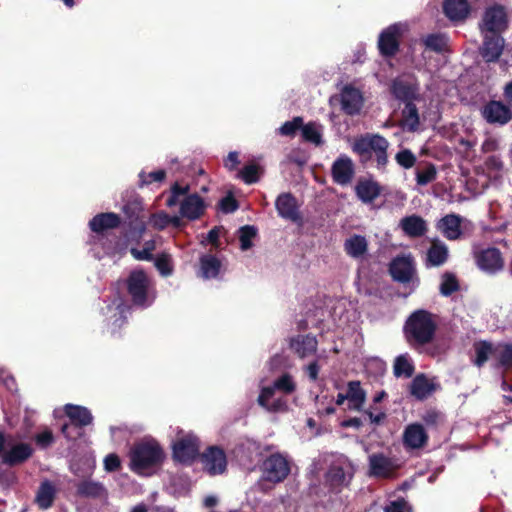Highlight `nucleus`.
I'll use <instances>...</instances> for the list:
<instances>
[{
  "mask_svg": "<svg viewBox=\"0 0 512 512\" xmlns=\"http://www.w3.org/2000/svg\"><path fill=\"white\" fill-rule=\"evenodd\" d=\"M297 384L294 377L289 373H282L273 382L261 386L257 403L270 413H282L288 409L287 396L296 391Z\"/></svg>",
  "mask_w": 512,
  "mask_h": 512,
  "instance_id": "1",
  "label": "nucleus"
},
{
  "mask_svg": "<svg viewBox=\"0 0 512 512\" xmlns=\"http://www.w3.org/2000/svg\"><path fill=\"white\" fill-rule=\"evenodd\" d=\"M119 224L120 217L116 213L107 212L97 214L89 221V227L95 233V235L91 237L90 243L100 245L107 255L115 256L122 254L127 248L125 242L107 232L110 229L118 227Z\"/></svg>",
  "mask_w": 512,
  "mask_h": 512,
  "instance_id": "2",
  "label": "nucleus"
},
{
  "mask_svg": "<svg viewBox=\"0 0 512 512\" xmlns=\"http://www.w3.org/2000/svg\"><path fill=\"white\" fill-rule=\"evenodd\" d=\"M130 469L139 475L152 474L163 462L164 451L152 438H144L135 443L129 453Z\"/></svg>",
  "mask_w": 512,
  "mask_h": 512,
  "instance_id": "3",
  "label": "nucleus"
},
{
  "mask_svg": "<svg viewBox=\"0 0 512 512\" xmlns=\"http://www.w3.org/2000/svg\"><path fill=\"white\" fill-rule=\"evenodd\" d=\"M437 323L434 315L419 309L410 314L404 325V333L409 344L423 346L432 342Z\"/></svg>",
  "mask_w": 512,
  "mask_h": 512,
  "instance_id": "4",
  "label": "nucleus"
},
{
  "mask_svg": "<svg viewBox=\"0 0 512 512\" xmlns=\"http://www.w3.org/2000/svg\"><path fill=\"white\" fill-rule=\"evenodd\" d=\"M190 186H182L175 182L170 189V195L166 200L168 207L179 205V214L188 220L199 219L205 211L206 205L203 198L197 193L189 194Z\"/></svg>",
  "mask_w": 512,
  "mask_h": 512,
  "instance_id": "5",
  "label": "nucleus"
},
{
  "mask_svg": "<svg viewBox=\"0 0 512 512\" xmlns=\"http://www.w3.org/2000/svg\"><path fill=\"white\" fill-rule=\"evenodd\" d=\"M389 272L394 281L403 285L406 298L416 291L420 284L414 259L411 255H401L395 257L389 266Z\"/></svg>",
  "mask_w": 512,
  "mask_h": 512,
  "instance_id": "6",
  "label": "nucleus"
},
{
  "mask_svg": "<svg viewBox=\"0 0 512 512\" xmlns=\"http://www.w3.org/2000/svg\"><path fill=\"white\" fill-rule=\"evenodd\" d=\"M126 285L128 294L135 306L147 308L152 305L156 298V293L150 278L144 271H131Z\"/></svg>",
  "mask_w": 512,
  "mask_h": 512,
  "instance_id": "7",
  "label": "nucleus"
},
{
  "mask_svg": "<svg viewBox=\"0 0 512 512\" xmlns=\"http://www.w3.org/2000/svg\"><path fill=\"white\" fill-rule=\"evenodd\" d=\"M129 307L120 295H114L105 307L102 308L107 331L116 336L127 323Z\"/></svg>",
  "mask_w": 512,
  "mask_h": 512,
  "instance_id": "8",
  "label": "nucleus"
},
{
  "mask_svg": "<svg viewBox=\"0 0 512 512\" xmlns=\"http://www.w3.org/2000/svg\"><path fill=\"white\" fill-rule=\"evenodd\" d=\"M355 469L352 462L344 456L332 462L325 474V481L330 491L338 492L351 482Z\"/></svg>",
  "mask_w": 512,
  "mask_h": 512,
  "instance_id": "9",
  "label": "nucleus"
},
{
  "mask_svg": "<svg viewBox=\"0 0 512 512\" xmlns=\"http://www.w3.org/2000/svg\"><path fill=\"white\" fill-rule=\"evenodd\" d=\"M481 35H502L508 28V16L502 5L487 7L478 23Z\"/></svg>",
  "mask_w": 512,
  "mask_h": 512,
  "instance_id": "10",
  "label": "nucleus"
},
{
  "mask_svg": "<svg viewBox=\"0 0 512 512\" xmlns=\"http://www.w3.org/2000/svg\"><path fill=\"white\" fill-rule=\"evenodd\" d=\"M173 457L183 464L192 463L199 455L200 440L193 432L179 431L172 444Z\"/></svg>",
  "mask_w": 512,
  "mask_h": 512,
  "instance_id": "11",
  "label": "nucleus"
},
{
  "mask_svg": "<svg viewBox=\"0 0 512 512\" xmlns=\"http://www.w3.org/2000/svg\"><path fill=\"white\" fill-rule=\"evenodd\" d=\"M390 91L404 105L422 100L420 84L413 77H397L392 81Z\"/></svg>",
  "mask_w": 512,
  "mask_h": 512,
  "instance_id": "12",
  "label": "nucleus"
},
{
  "mask_svg": "<svg viewBox=\"0 0 512 512\" xmlns=\"http://www.w3.org/2000/svg\"><path fill=\"white\" fill-rule=\"evenodd\" d=\"M262 473L265 480L279 483L290 473V465L285 456L275 453L267 457L262 464Z\"/></svg>",
  "mask_w": 512,
  "mask_h": 512,
  "instance_id": "13",
  "label": "nucleus"
},
{
  "mask_svg": "<svg viewBox=\"0 0 512 512\" xmlns=\"http://www.w3.org/2000/svg\"><path fill=\"white\" fill-rule=\"evenodd\" d=\"M480 114L488 124L497 126H504L512 119L511 108L500 100H489L481 107Z\"/></svg>",
  "mask_w": 512,
  "mask_h": 512,
  "instance_id": "14",
  "label": "nucleus"
},
{
  "mask_svg": "<svg viewBox=\"0 0 512 512\" xmlns=\"http://www.w3.org/2000/svg\"><path fill=\"white\" fill-rule=\"evenodd\" d=\"M399 465L394 458L383 453H374L368 457V474L375 478H391Z\"/></svg>",
  "mask_w": 512,
  "mask_h": 512,
  "instance_id": "15",
  "label": "nucleus"
},
{
  "mask_svg": "<svg viewBox=\"0 0 512 512\" xmlns=\"http://www.w3.org/2000/svg\"><path fill=\"white\" fill-rule=\"evenodd\" d=\"M203 469L209 475H221L226 471L227 458L223 449L218 446L208 447L201 455Z\"/></svg>",
  "mask_w": 512,
  "mask_h": 512,
  "instance_id": "16",
  "label": "nucleus"
},
{
  "mask_svg": "<svg viewBox=\"0 0 512 512\" xmlns=\"http://www.w3.org/2000/svg\"><path fill=\"white\" fill-rule=\"evenodd\" d=\"M478 268L487 274H496L504 267L502 254L497 248L483 249L475 254Z\"/></svg>",
  "mask_w": 512,
  "mask_h": 512,
  "instance_id": "17",
  "label": "nucleus"
},
{
  "mask_svg": "<svg viewBox=\"0 0 512 512\" xmlns=\"http://www.w3.org/2000/svg\"><path fill=\"white\" fill-rule=\"evenodd\" d=\"M402 34V25L393 24L384 29L378 39V48L383 56H393L399 49L398 39Z\"/></svg>",
  "mask_w": 512,
  "mask_h": 512,
  "instance_id": "18",
  "label": "nucleus"
},
{
  "mask_svg": "<svg viewBox=\"0 0 512 512\" xmlns=\"http://www.w3.org/2000/svg\"><path fill=\"white\" fill-rule=\"evenodd\" d=\"M355 174V167L352 159L342 154L332 164L331 175L333 181L341 186L348 185Z\"/></svg>",
  "mask_w": 512,
  "mask_h": 512,
  "instance_id": "19",
  "label": "nucleus"
},
{
  "mask_svg": "<svg viewBox=\"0 0 512 512\" xmlns=\"http://www.w3.org/2000/svg\"><path fill=\"white\" fill-rule=\"evenodd\" d=\"M278 215L288 221L297 223L302 217L296 198L291 193H281L275 201Z\"/></svg>",
  "mask_w": 512,
  "mask_h": 512,
  "instance_id": "20",
  "label": "nucleus"
},
{
  "mask_svg": "<svg viewBox=\"0 0 512 512\" xmlns=\"http://www.w3.org/2000/svg\"><path fill=\"white\" fill-rule=\"evenodd\" d=\"M364 98L362 92L352 85H345L341 90V106L345 113L355 115L363 107Z\"/></svg>",
  "mask_w": 512,
  "mask_h": 512,
  "instance_id": "21",
  "label": "nucleus"
},
{
  "mask_svg": "<svg viewBox=\"0 0 512 512\" xmlns=\"http://www.w3.org/2000/svg\"><path fill=\"white\" fill-rule=\"evenodd\" d=\"M480 54L486 62H495L501 56L505 40L502 35H481Z\"/></svg>",
  "mask_w": 512,
  "mask_h": 512,
  "instance_id": "22",
  "label": "nucleus"
},
{
  "mask_svg": "<svg viewBox=\"0 0 512 512\" xmlns=\"http://www.w3.org/2000/svg\"><path fill=\"white\" fill-rule=\"evenodd\" d=\"M428 442V434L420 423H412L405 427L403 445L407 449H420Z\"/></svg>",
  "mask_w": 512,
  "mask_h": 512,
  "instance_id": "23",
  "label": "nucleus"
},
{
  "mask_svg": "<svg viewBox=\"0 0 512 512\" xmlns=\"http://www.w3.org/2000/svg\"><path fill=\"white\" fill-rule=\"evenodd\" d=\"M318 341L311 334L297 335L290 339V348L300 358H306L314 355L317 351Z\"/></svg>",
  "mask_w": 512,
  "mask_h": 512,
  "instance_id": "24",
  "label": "nucleus"
},
{
  "mask_svg": "<svg viewBox=\"0 0 512 512\" xmlns=\"http://www.w3.org/2000/svg\"><path fill=\"white\" fill-rule=\"evenodd\" d=\"M463 218L457 214H447L437 223V229L448 240H457L462 235L461 222Z\"/></svg>",
  "mask_w": 512,
  "mask_h": 512,
  "instance_id": "25",
  "label": "nucleus"
},
{
  "mask_svg": "<svg viewBox=\"0 0 512 512\" xmlns=\"http://www.w3.org/2000/svg\"><path fill=\"white\" fill-rule=\"evenodd\" d=\"M234 454L243 466H248L260 454V444L252 439H244L234 449Z\"/></svg>",
  "mask_w": 512,
  "mask_h": 512,
  "instance_id": "26",
  "label": "nucleus"
},
{
  "mask_svg": "<svg viewBox=\"0 0 512 512\" xmlns=\"http://www.w3.org/2000/svg\"><path fill=\"white\" fill-rule=\"evenodd\" d=\"M443 12L452 22L464 21L470 13L468 0H444Z\"/></svg>",
  "mask_w": 512,
  "mask_h": 512,
  "instance_id": "27",
  "label": "nucleus"
},
{
  "mask_svg": "<svg viewBox=\"0 0 512 512\" xmlns=\"http://www.w3.org/2000/svg\"><path fill=\"white\" fill-rule=\"evenodd\" d=\"M33 454L32 447L27 443H18L5 451L2 455L4 464L10 466L21 464L29 459Z\"/></svg>",
  "mask_w": 512,
  "mask_h": 512,
  "instance_id": "28",
  "label": "nucleus"
},
{
  "mask_svg": "<svg viewBox=\"0 0 512 512\" xmlns=\"http://www.w3.org/2000/svg\"><path fill=\"white\" fill-rule=\"evenodd\" d=\"M344 250L353 259H363L368 252V241L362 235L353 234L344 241Z\"/></svg>",
  "mask_w": 512,
  "mask_h": 512,
  "instance_id": "29",
  "label": "nucleus"
},
{
  "mask_svg": "<svg viewBox=\"0 0 512 512\" xmlns=\"http://www.w3.org/2000/svg\"><path fill=\"white\" fill-rule=\"evenodd\" d=\"M64 412L71 420V423L77 427H85L93 422L92 413L84 406L66 404Z\"/></svg>",
  "mask_w": 512,
  "mask_h": 512,
  "instance_id": "30",
  "label": "nucleus"
},
{
  "mask_svg": "<svg viewBox=\"0 0 512 512\" xmlns=\"http://www.w3.org/2000/svg\"><path fill=\"white\" fill-rule=\"evenodd\" d=\"M399 225L406 235L413 238L421 237L427 231L426 221L418 215L402 218Z\"/></svg>",
  "mask_w": 512,
  "mask_h": 512,
  "instance_id": "31",
  "label": "nucleus"
},
{
  "mask_svg": "<svg viewBox=\"0 0 512 512\" xmlns=\"http://www.w3.org/2000/svg\"><path fill=\"white\" fill-rule=\"evenodd\" d=\"M345 397H347L348 409L360 411L366 400V392L359 381H350L347 384Z\"/></svg>",
  "mask_w": 512,
  "mask_h": 512,
  "instance_id": "32",
  "label": "nucleus"
},
{
  "mask_svg": "<svg viewBox=\"0 0 512 512\" xmlns=\"http://www.w3.org/2000/svg\"><path fill=\"white\" fill-rule=\"evenodd\" d=\"M222 268L221 261L212 254H205L200 258L199 274L203 279H215L219 276Z\"/></svg>",
  "mask_w": 512,
  "mask_h": 512,
  "instance_id": "33",
  "label": "nucleus"
},
{
  "mask_svg": "<svg viewBox=\"0 0 512 512\" xmlns=\"http://www.w3.org/2000/svg\"><path fill=\"white\" fill-rule=\"evenodd\" d=\"M355 192L357 197L364 203L373 202L380 195V187L372 180H359Z\"/></svg>",
  "mask_w": 512,
  "mask_h": 512,
  "instance_id": "34",
  "label": "nucleus"
},
{
  "mask_svg": "<svg viewBox=\"0 0 512 512\" xmlns=\"http://www.w3.org/2000/svg\"><path fill=\"white\" fill-rule=\"evenodd\" d=\"M402 127L408 132H416L420 126V116L415 103H408L402 109Z\"/></svg>",
  "mask_w": 512,
  "mask_h": 512,
  "instance_id": "35",
  "label": "nucleus"
},
{
  "mask_svg": "<svg viewBox=\"0 0 512 512\" xmlns=\"http://www.w3.org/2000/svg\"><path fill=\"white\" fill-rule=\"evenodd\" d=\"M448 258V247L441 241H434L427 251V264L429 266H441Z\"/></svg>",
  "mask_w": 512,
  "mask_h": 512,
  "instance_id": "36",
  "label": "nucleus"
},
{
  "mask_svg": "<svg viewBox=\"0 0 512 512\" xmlns=\"http://www.w3.org/2000/svg\"><path fill=\"white\" fill-rule=\"evenodd\" d=\"M434 390L433 384L423 374L417 375L411 382L410 392L417 399L427 398Z\"/></svg>",
  "mask_w": 512,
  "mask_h": 512,
  "instance_id": "37",
  "label": "nucleus"
},
{
  "mask_svg": "<svg viewBox=\"0 0 512 512\" xmlns=\"http://www.w3.org/2000/svg\"><path fill=\"white\" fill-rule=\"evenodd\" d=\"M77 493L86 498H101L106 495V490L99 482L84 480L77 485Z\"/></svg>",
  "mask_w": 512,
  "mask_h": 512,
  "instance_id": "38",
  "label": "nucleus"
},
{
  "mask_svg": "<svg viewBox=\"0 0 512 512\" xmlns=\"http://www.w3.org/2000/svg\"><path fill=\"white\" fill-rule=\"evenodd\" d=\"M393 373L397 378H410L414 373V365L409 354H401L396 357L393 365Z\"/></svg>",
  "mask_w": 512,
  "mask_h": 512,
  "instance_id": "39",
  "label": "nucleus"
},
{
  "mask_svg": "<svg viewBox=\"0 0 512 512\" xmlns=\"http://www.w3.org/2000/svg\"><path fill=\"white\" fill-rule=\"evenodd\" d=\"M422 42L426 49L436 53H442L447 48L448 38L443 33H432L424 36Z\"/></svg>",
  "mask_w": 512,
  "mask_h": 512,
  "instance_id": "40",
  "label": "nucleus"
},
{
  "mask_svg": "<svg viewBox=\"0 0 512 512\" xmlns=\"http://www.w3.org/2000/svg\"><path fill=\"white\" fill-rule=\"evenodd\" d=\"M301 134L305 141L310 142L316 146L323 143L322 140V126L316 122H309L302 124Z\"/></svg>",
  "mask_w": 512,
  "mask_h": 512,
  "instance_id": "41",
  "label": "nucleus"
},
{
  "mask_svg": "<svg viewBox=\"0 0 512 512\" xmlns=\"http://www.w3.org/2000/svg\"><path fill=\"white\" fill-rule=\"evenodd\" d=\"M54 496L55 489L53 485L50 482L45 481L39 487L36 495V502L41 509L46 510L51 507Z\"/></svg>",
  "mask_w": 512,
  "mask_h": 512,
  "instance_id": "42",
  "label": "nucleus"
},
{
  "mask_svg": "<svg viewBox=\"0 0 512 512\" xmlns=\"http://www.w3.org/2000/svg\"><path fill=\"white\" fill-rule=\"evenodd\" d=\"M493 357L502 367L509 368L512 366V345L498 344L494 347Z\"/></svg>",
  "mask_w": 512,
  "mask_h": 512,
  "instance_id": "43",
  "label": "nucleus"
},
{
  "mask_svg": "<svg viewBox=\"0 0 512 512\" xmlns=\"http://www.w3.org/2000/svg\"><path fill=\"white\" fill-rule=\"evenodd\" d=\"M258 230L253 225H245L239 228L238 237L240 248L243 251L249 250L253 246V239L257 236Z\"/></svg>",
  "mask_w": 512,
  "mask_h": 512,
  "instance_id": "44",
  "label": "nucleus"
},
{
  "mask_svg": "<svg viewBox=\"0 0 512 512\" xmlns=\"http://www.w3.org/2000/svg\"><path fill=\"white\" fill-rule=\"evenodd\" d=\"M437 177V169L434 164H427L424 169L416 170V182L419 186H426Z\"/></svg>",
  "mask_w": 512,
  "mask_h": 512,
  "instance_id": "45",
  "label": "nucleus"
},
{
  "mask_svg": "<svg viewBox=\"0 0 512 512\" xmlns=\"http://www.w3.org/2000/svg\"><path fill=\"white\" fill-rule=\"evenodd\" d=\"M155 267L163 277H169L173 273L172 259L169 254L162 253L154 260Z\"/></svg>",
  "mask_w": 512,
  "mask_h": 512,
  "instance_id": "46",
  "label": "nucleus"
},
{
  "mask_svg": "<svg viewBox=\"0 0 512 512\" xmlns=\"http://www.w3.org/2000/svg\"><path fill=\"white\" fill-rule=\"evenodd\" d=\"M459 288L456 277L451 273L443 274L440 283V293L443 296H450L452 293L457 291Z\"/></svg>",
  "mask_w": 512,
  "mask_h": 512,
  "instance_id": "47",
  "label": "nucleus"
},
{
  "mask_svg": "<svg viewBox=\"0 0 512 512\" xmlns=\"http://www.w3.org/2000/svg\"><path fill=\"white\" fill-rule=\"evenodd\" d=\"M493 350L494 347L487 342H481L476 345L475 364L478 367H481L488 360L489 356L493 357Z\"/></svg>",
  "mask_w": 512,
  "mask_h": 512,
  "instance_id": "48",
  "label": "nucleus"
},
{
  "mask_svg": "<svg viewBox=\"0 0 512 512\" xmlns=\"http://www.w3.org/2000/svg\"><path fill=\"white\" fill-rule=\"evenodd\" d=\"M246 184H253L259 180V167L254 164L244 166L238 174Z\"/></svg>",
  "mask_w": 512,
  "mask_h": 512,
  "instance_id": "49",
  "label": "nucleus"
},
{
  "mask_svg": "<svg viewBox=\"0 0 512 512\" xmlns=\"http://www.w3.org/2000/svg\"><path fill=\"white\" fill-rule=\"evenodd\" d=\"M146 230L145 223L136 216H130L129 231L127 236L133 239H140Z\"/></svg>",
  "mask_w": 512,
  "mask_h": 512,
  "instance_id": "50",
  "label": "nucleus"
},
{
  "mask_svg": "<svg viewBox=\"0 0 512 512\" xmlns=\"http://www.w3.org/2000/svg\"><path fill=\"white\" fill-rule=\"evenodd\" d=\"M395 160L401 167L410 169L415 165L417 159L409 149H404L396 154Z\"/></svg>",
  "mask_w": 512,
  "mask_h": 512,
  "instance_id": "51",
  "label": "nucleus"
},
{
  "mask_svg": "<svg viewBox=\"0 0 512 512\" xmlns=\"http://www.w3.org/2000/svg\"><path fill=\"white\" fill-rule=\"evenodd\" d=\"M303 119L294 117L291 121H286L280 128L279 133L283 136H293L301 128Z\"/></svg>",
  "mask_w": 512,
  "mask_h": 512,
  "instance_id": "52",
  "label": "nucleus"
},
{
  "mask_svg": "<svg viewBox=\"0 0 512 512\" xmlns=\"http://www.w3.org/2000/svg\"><path fill=\"white\" fill-rule=\"evenodd\" d=\"M171 216L165 212H159L150 216L149 224L157 230H163L171 223Z\"/></svg>",
  "mask_w": 512,
  "mask_h": 512,
  "instance_id": "53",
  "label": "nucleus"
},
{
  "mask_svg": "<svg viewBox=\"0 0 512 512\" xmlns=\"http://www.w3.org/2000/svg\"><path fill=\"white\" fill-rule=\"evenodd\" d=\"M165 178V171L164 170H157L152 171L150 173L141 172L139 174V179L141 185H148L153 182H161Z\"/></svg>",
  "mask_w": 512,
  "mask_h": 512,
  "instance_id": "54",
  "label": "nucleus"
},
{
  "mask_svg": "<svg viewBox=\"0 0 512 512\" xmlns=\"http://www.w3.org/2000/svg\"><path fill=\"white\" fill-rule=\"evenodd\" d=\"M388 146L389 143L384 137L378 134L370 135V148L371 151H373L375 154L382 151H387Z\"/></svg>",
  "mask_w": 512,
  "mask_h": 512,
  "instance_id": "55",
  "label": "nucleus"
},
{
  "mask_svg": "<svg viewBox=\"0 0 512 512\" xmlns=\"http://www.w3.org/2000/svg\"><path fill=\"white\" fill-rule=\"evenodd\" d=\"M353 151L357 152L360 155H366L370 153V135H366L357 139L353 144Z\"/></svg>",
  "mask_w": 512,
  "mask_h": 512,
  "instance_id": "56",
  "label": "nucleus"
},
{
  "mask_svg": "<svg viewBox=\"0 0 512 512\" xmlns=\"http://www.w3.org/2000/svg\"><path fill=\"white\" fill-rule=\"evenodd\" d=\"M35 441L40 448L45 449L54 442V437L52 432L46 429L35 436Z\"/></svg>",
  "mask_w": 512,
  "mask_h": 512,
  "instance_id": "57",
  "label": "nucleus"
},
{
  "mask_svg": "<svg viewBox=\"0 0 512 512\" xmlns=\"http://www.w3.org/2000/svg\"><path fill=\"white\" fill-rule=\"evenodd\" d=\"M409 508L407 501L403 498L390 501L385 507L384 512H406Z\"/></svg>",
  "mask_w": 512,
  "mask_h": 512,
  "instance_id": "58",
  "label": "nucleus"
},
{
  "mask_svg": "<svg viewBox=\"0 0 512 512\" xmlns=\"http://www.w3.org/2000/svg\"><path fill=\"white\" fill-rule=\"evenodd\" d=\"M5 465L6 464L3 462L0 464V485L3 487H8L14 481V475L10 470L5 468Z\"/></svg>",
  "mask_w": 512,
  "mask_h": 512,
  "instance_id": "59",
  "label": "nucleus"
},
{
  "mask_svg": "<svg viewBox=\"0 0 512 512\" xmlns=\"http://www.w3.org/2000/svg\"><path fill=\"white\" fill-rule=\"evenodd\" d=\"M220 207L223 212L232 213L238 209V204L232 196H226L220 201Z\"/></svg>",
  "mask_w": 512,
  "mask_h": 512,
  "instance_id": "60",
  "label": "nucleus"
},
{
  "mask_svg": "<svg viewBox=\"0 0 512 512\" xmlns=\"http://www.w3.org/2000/svg\"><path fill=\"white\" fill-rule=\"evenodd\" d=\"M120 467V459L116 454H109L104 459V468L108 472L117 470Z\"/></svg>",
  "mask_w": 512,
  "mask_h": 512,
  "instance_id": "61",
  "label": "nucleus"
},
{
  "mask_svg": "<svg viewBox=\"0 0 512 512\" xmlns=\"http://www.w3.org/2000/svg\"><path fill=\"white\" fill-rule=\"evenodd\" d=\"M319 370H320V367L318 365L317 360L310 362L308 365H306L304 367V371L306 372V374L308 375V377L311 381L317 380Z\"/></svg>",
  "mask_w": 512,
  "mask_h": 512,
  "instance_id": "62",
  "label": "nucleus"
},
{
  "mask_svg": "<svg viewBox=\"0 0 512 512\" xmlns=\"http://www.w3.org/2000/svg\"><path fill=\"white\" fill-rule=\"evenodd\" d=\"M499 143L496 138L489 137L482 143V151L485 153L493 152L498 149Z\"/></svg>",
  "mask_w": 512,
  "mask_h": 512,
  "instance_id": "63",
  "label": "nucleus"
},
{
  "mask_svg": "<svg viewBox=\"0 0 512 512\" xmlns=\"http://www.w3.org/2000/svg\"><path fill=\"white\" fill-rule=\"evenodd\" d=\"M239 163L238 153L233 151L228 154L224 160V166L229 170H234Z\"/></svg>",
  "mask_w": 512,
  "mask_h": 512,
  "instance_id": "64",
  "label": "nucleus"
}]
</instances>
